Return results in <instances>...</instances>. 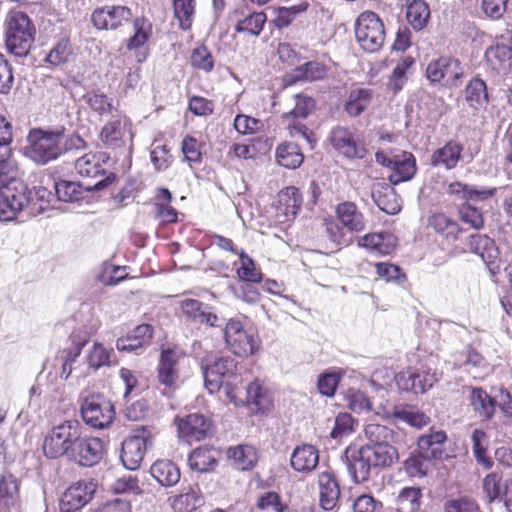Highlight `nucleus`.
<instances>
[{"label": "nucleus", "mask_w": 512, "mask_h": 512, "mask_svg": "<svg viewBox=\"0 0 512 512\" xmlns=\"http://www.w3.org/2000/svg\"><path fill=\"white\" fill-rule=\"evenodd\" d=\"M28 142L27 156L41 165L56 160L69 150L80 149L85 144L79 135H66L64 128L55 131L31 130L28 135Z\"/></svg>", "instance_id": "1"}, {"label": "nucleus", "mask_w": 512, "mask_h": 512, "mask_svg": "<svg viewBox=\"0 0 512 512\" xmlns=\"http://www.w3.org/2000/svg\"><path fill=\"white\" fill-rule=\"evenodd\" d=\"M30 194L18 178L17 162L0 164V221L13 220L29 204Z\"/></svg>", "instance_id": "2"}, {"label": "nucleus", "mask_w": 512, "mask_h": 512, "mask_svg": "<svg viewBox=\"0 0 512 512\" xmlns=\"http://www.w3.org/2000/svg\"><path fill=\"white\" fill-rule=\"evenodd\" d=\"M202 373L206 389L210 393L225 389L227 398L238 404V387L242 383L237 373V363L231 357H220L213 361L202 363Z\"/></svg>", "instance_id": "3"}, {"label": "nucleus", "mask_w": 512, "mask_h": 512, "mask_svg": "<svg viewBox=\"0 0 512 512\" xmlns=\"http://www.w3.org/2000/svg\"><path fill=\"white\" fill-rule=\"evenodd\" d=\"M447 436L442 430H431L418 438V449L404 461L407 472L415 476L425 475L433 459H441L444 454L443 444Z\"/></svg>", "instance_id": "4"}, {"label": "nucleus", "mask_w": 512, "mask_h": 512, "mask_svg": "<svg viewBox=\"0 0 512 512\" xmlns=\"http://www.w3.org/2000/svg\"><path fill=\"white\" fill-rule=\"evenodd\" d=\"M35 26L22 11H12L6 20L5 44L15 57H26L35 39Z\"/></svg>", "instance_id": "5"}, {"label": "nucleus", "mask_w": 512, "mask_h": 512, "mask_svg": "<svg viewBox=\"0 0 512 512\" xmlns=\"http://www.w3.org/2000/svg\"><path fill=\"white\" fill-rule=\"evenodd\" d=\"M355 36L363 50L374 53L385 40L384 25L377 14L366 11L360 14L355 25Z\"/></svg>", "instance_id": "6"}, {"label": "nucleus", "mask_w": 512, "mask_h": 512, "mask_svg": "<svg viewBox=\"0 0 512 512\" xmlns=\"http://www.w3.org/2000/svg\"><path fill=\"white\" fill-rule=\"evenodd\" d=\"M153 437L150 429L140 426L122 442L120 459L126 469L136 470L140 467L147 449L153 444Z\"/></svg>", "instance_id": "7"}, {"label": "nucleus", "mask_w": 512, "mask_h": 512, "mask_svg": "<svg viewBox=\"0 0 512 512\" xmlns=\"http://www.w3.org/2000/svg\"><path fill=\"white\" fill-rule=\"evenodd\" d=\"M83 421L94 429L110 426L115 418L113 404L101 394H90L81 402Z\"/></svg>", "instance_id": "8"}, {"label": "nucleus", "mask_w": 512, "mask_h": 512, "mask_svg": "<svg viewBox=\"0 0 512 512\" xmlns=\"http://www.w3.org/2000/svg\"><path fill=\"white\" fill-rule=\"evenodd\" d=\"M441 373L427 364L400 371L395 376L397 386L404 391L425 393L441 378Z\"/></svg>", "instance_id": "9"}, {"label": "nucleus", "mask_w": 512, "mask_h": 512, "mask_svg": "<svg viewBox=\"0 0 512 512\" xmlns=\"http://www.w3.org/2000/svg\"><path fill=\"white\" fill-rule=\"evenodd\" d=\"M316 103L313 98L304 95H295V106L294 108L283 114V119L288 122L289 133L292 137L300 136L307 140L309 143L312 142V132L306 127V125L297 121L298 119H305L315 109Z\"/></svg>", "instance_id": "10"}, {"label": "nucleus", "mask_w": 512, "mask_h": 512, "mask_svg": "<svg viewBox=\"0 0 512 512\" xmlns=\"http://www.w3.org/2000/svg\"><path fill=\"white\" fill-rule=\"evenodd\" d=\"M224 338L230 350L238 356L252 355L256 349L254 336L248 333L242 323L230 319L224 328Z\"/></svg>", "instance_id": "11"}, {"label": "nucleus", "mask_w": 512, "mask_h": 512, "mask_svg": "<svg viewBox=\"0 0 512 512\" xmlns=\"http://www.w3.org/2000/svg\"><path fill=\"white\" fill-rule=\"evenodd\" d=\"M95 491L96 483L93 480H80L71 485L60 498L61 512L78 511L92 499Z\"/></svg>", "instance_id": "12"}, {"label": "nucleus", "mask_w": 512, "mask_h": 512, "mask_svg": "<svg viewBox=\"0 0 512 512\" xmlns=\"http://www.w3.org/2000/svg\"><path fill=\"white\" fill-rule=\"evenodd\" d=\"M114 180V174L109 173L106 178L99 179L93 184L84 180L79 183L60 181L56 183L55 189L59 200L64 202H74L82 198V189L88 192L100 191L111 184Z\"/></svg>", "instance_id": "13"}, {"label": "nucleus", "mask_w": 512, "mask_h": 512, "mask_svg": "<svg viewBox=\"0 0 512 512\" xmlns=\"http://www.w3.org/2000/svg\"><path fill=\"white\" fill-rule=\"evenodd\" d=\"M78 422V420H66L51 429L43 443L45 456L51 459L64 456V444L69 439Z\"/></svg>", "instance_id": "14"}, {"label": "nucleus", "mask_w": 512, "mask_h": 512, "mask_svg": "<svg viewBox=\"0 0 512 512\" xmlns=\"http://www.w3.org/2000/svg\"><path fill=\"white\" fill-rule=\"evenodd\" d=\"M132 11L126 6H104L96 9L91 17L97 29L115 30L132 18Z\"/></svg>", "instance_id": "15"}, {"label": "nucleus", "mask_w": 512, "mask_h": 512, "mask_svg": "<svg viewBox=\"0 0 512 512\" xmlns=\"http://www.w3.org/2000/svg\"><path fill=\"white\" fill-rule=\"evenodd\" d=\"M468 248L471 252L481 257L490 272L495 273L499 269V249L495 241L482 234H472L467 241Z\"/></svg>", "instance_id": "16"}, {"label": "nucleus", "mask_w": 512, "mask_h": 512, "mask_svg": "<svg viewBox=\"0 0 512 512\" xmlns=\"http://www.w3.org/2000/svg\"><path fill=\"white\" fill-rule=\"evenodd\" d=\"M103 452L104 444L100 438L84 436L69 459L80 466L91 467L99 463Z\"/></svg>", "instance_id": "17"}, {"label": "nucleus", "mask_w": 512, "mask_h": 512, "mask_svg": "<svg viewBox=\"0 0 512 512\" xmlns=\"http://www.w3.org/2000/svg\"><path fill=\"white\" fill-rule=\"evenodd\" d=\"M211 430L210 420L198 413L188 415L178 424L179 436L188 442L205 439L211 434Z\"/></svg>", "instance_id": "18"}, {"label": "nucleus", "mask_w": 512, "mask_h": 512, "mask_svg": "<svg viewBox=\"0 0 512 512\" xmlns=\"http://www.w3.org/2000/svg\"><path fill=\"white\" fill-rule=\"evenodd\" d=\"M69 341L71 342V347L65 348L60 356L62 366L59 375L65 380L71 375L73 363L81 354L82 348L89 341V334L84 329H77L71 333Z\"/></svg>", "instance_id": "19"}, {"label": "nucleus", "mask_w": 512, "mask_h": 512, "mask_svg": "<svg viewBox=\"0 0 512 512\" xmlns=\"http://www.w3.org/2000/svg\"><path fill=\"white\" fill-rule=\"evenodd\" d=\"M462 74L459 62L451 57H440L432 61L426 69L427 78L431 82H440L446 79L447 83H452Z\"/></svg>", "instance_id": "20"}, {"label": "nucleus", "mask_w": 512, "mask_h": 512, "mask_svg": "<svg viewBox=\"0 0 512 512\" xmlns=\"http://www.w3.org/2000/svg\"><path fill=\"white\" fill-rule=\"evenodd\" d=\"M330 141L332 146L347 158H362L364 156V148L346 128H334L331 132Z\"/></svg>", "instance_id": "21"}, {"label": "nucleus", "mask_w": 512, "mask_h": 512, "mask_svg": "<svg viewBox=\"0 0 512 512\" xmlns=\"http://www.w3.org/2000/svg\"><path fill=\"white\" fill-rule=\"evenodd\" d=\"M320 506L327 511L333 510L340 498V487L335 475L330 471L318 475Z\"/></svg>", "instance_id": "22"}, {"label": "nucleus", "mask_w": 512, "mask_h": 512, "mask_svg": "<svg viewBox=\"0 0 512 512\" xmlns=\"http://www.w3.org/2000/svg\"><path fill=\"white\" fill-rule=\"evenodd\" d=\"M319 463V451L312 444H301L294 448L291 457V467L299 473H310Z\"/></svg>", "instance_id": "23"}, {"label": "nucleus", "mask_w": 512, "mask_h": 512, "mask_svg": "<svg viewBox=\"0 0 512 512\" xmlns=\"http://www.w3.org/2000/svg\"><path fill=\"white\" fill-rule=\"evenodd\" d=\"M347 469L355 483L367 481L374 469L367 456L360 447L359 449H347Z\"/></svg>", "instance_id": "24"}, {"label": "nucleus", "mask_w": 512, "mask_h": 512, "mask_svg": "<svg viewBox=\"0 0 512 512\" xmlns=\"http://www.w3.org/2000/svg\"><path fill=\"white\" fill-rule=\"evenodd\" d=\"M152 335V326L149 324H141L125 337L117 339L116 347L119 351L137 352L139 349L150 344Z\"/></svg>", "instance_id": "25"}, {"label": "nucleus", "mask_w": 512, "mask_h": 512, "mask_svg": "<svg viewBox=\"0 0 512 512\" xmlns=\"http://www.w3.org/2000/svg\"><path fill=\"white\" fill-rule=\"evenodd\" d=\"M108 158L105 153H88L76 160L75 169L84 181L96 178L103 179L107 176H105V170L101 163L108 160Z\"/></svg>", "instance_id": "26"}, {"label": "nucleus", "mask_w": 512, "mask_h": 512, "mask_svg": "<svg viewBox=\"0 0 512 512\" xmlns=\"http://www.w3.org/2000/svg\"><path fill=\"white\" fill-rule=\"evenodd\" d=\"M416 160L412 153L403 151L395 154V160L389 175V180L396 185L411 180L416 173Z\"/></svg>", "instance_id": "27"}, {"label": "nucleus", "mask_w": 512, "mask_h": 512, "mask_svg": "<svg viewBox=\"0 0 512 512\" xmlns=\"http://www.w3.org/2000/svg\"><path fill=\"white\" fill-rule=\"evenodd\" d=\"M364 435L367 443L362 447L395 446L399 437L398 432L377 423L367 424L364 429Z\"/></svg>", "instance_id": "28"}, {"label": "nucleus", "mask_w": 512, "mask_h": 512, "mask_svg": "<svg viewBox=\"0 0 512 512\" xmlns=\"http://www.w3.org/2000/svg\"><path fill=\"white\" fill-rule=\"evenodd\" d=\"M358 245L381 255L390 254L396 247V237L389 232L369 233L358 238Z\"/></svg>", "instance_id": "29"}, {"label": "nucleus", "mask_w": 512, "mask_h": 512, "mask_svg": "<svg viewBox=\"0 0 512 512\" xmlns=\"http://www.w3.org/2000/svg\"><path fill=\"white\" fill-rule=\"evenodd\" d=\"M375 470L389 468L399 460L398 449L395 446L361 447Z\"/></svg>", "instance_id": "30"}, {"label": "nucleus", "mask_w": 512, "mask_h": 512, "mask_svg": "<svg viewBox=\"0 0 512 512\" xmlns=\"http://www.w3.org/2000/svg\"><path fill=\"white\" fill-rule=\"evenodd\" d=\"M337 218L343 227L351 232H360L365 228V219L362 212L353 202H343L336 208Z\"/></svg>", "instance_id": "31"}, {"label": "nucleus", "mask_w": 512, "mask_h": 512, "mask_svg": "<svg viewBox=\"0 0 512 512\" xmlns=\"http://www.w3.org/2000/svg\"><path fill=\"white\" fill-rule=\"evenodd\" d=\"M462 150V145L457 141H448L443 147L433 152L430 163L433 166H443L447 170H451L457 166Z\"/></svg>", "instance_id": "32"}, {"label": "nucleus", "mask_w": 512, "mask_h": 512, "mask_svg": "<svg viewBox=\"0 0 512 512\" xmlns=\"http://www.w3.org/2000/svg\"><path fill=\"white\" fill-rule=\"evenodd\" d=\"M151 476L162 486L172 487L180 480V469L170 460H157L150 467Z\"/></svg>", "instance_id": "33"}, {"label": "nucleus", "mask_w": 512, "mask_h": 512, "mask_svg": "<svg viewBox=\"0 0 512 512\" xmlns=\"http://www.w3.org/2000/svg\"><path fill=\"white\" fill-rule=\"evenodd\" d=\"M325 74L326 70L322 64L311 61L295 68L291 73H287L284 82L286 85H293L301 81H315L322 79Z\"/></svg>", "instance_id": "34"}, {"label": "nucleus", "mask_w": 512, "mask_h": 512, "mask_svg": "<svg viewBox=\"0 0 512 512\" xmlns=\"http://www.w3.org/2000/svg\"><path fill=\"white\" fill-rule=\"evenodd\" d=\"M126 119H114L107 122L100 133V139L107 148H117L123 145V137L127 129Z\"/></svg>", "instance_id": "35"}, {"label": "nucleus", "mask_w": 512, "mask_h": 512, "mask_svg": "<svg viewBox=\"0 0 512 512\" xmlns=\"http://www.w3.org/2000/svg\"><path fill=\"white\" fill-rule=\"evenodd\" d=\"M473 411L483 419H491L496 409V400L482 388H471L469 395Z\"/></svg>", "instance_id": "36"}, {"label": "nucleus", "mask_w": 512, "mask_h": 512, "mask_svg": "<svg viewBox=\"0 0 512 512\" xmlns=\"http://www.w3.org/2000/svg\"><path fill=\"white\" fill-rule=\"evenodd\" d=\"M372 198L376 205L389 215H395L401 210L400 199L390 186L374 188Z\"/></svg>", "instance_id": "37"}, {"label": "nucleus", "mask_w": 512, "mask_h": 512, "mask_svg": "<svg viewBox=\"0 0 512 512\" xmlns=\"http://www.w3.org/2000/svg\"><path fill=\"white\" fill-rule=\"evenodd\" d=\"M133 35L127 39L128 50H138L150 40L153 35V26L145 17H136L133 20Z\"/></svg>", "instance_id": "38"}, {"label": "nucleus", "mask_w": 512, "mask_h": 512, "mask_svg": "<svg viewBox=\"0 0 512 512\" xmlns=\"http://www.w3.org/2000/svg\"><path fill=\"white\" fill-rule=\"evenodd\" d=\"M169 500L171 508L175 512H193L204 504L203 496L198 488H190L187 492Z\"/></svg>", "instance_id": "39"}, {"label": "nucleus", "mask_w": 512, "mask_h": 512, "mask_svg": "<svg viewBox=\"0 0 512 512\" xmlns=\"http://www.w3.org/2000/svg\"><path fill=\"white\" fill-rule=\"evenodd\" d=\"M304 160L300 147L294 142H285L276 149V161L279 165L288 168H298Z\"/></svg>", "instance_id": "40"}, {"label": "nucleus", "mask_w": 512, "mask_h": 512, "mask_svg": "<svg viewBox=\"0 0 512 512\" xmlns=\"http://www.w3.org/2000/svg\"><path fill=\"white\" fill-rule=\"evenodd\" d=\"M218 452L213 448L199 447L194 449L188 458L189 466L198 472H207L217 463Z\"/></svg>", "instance_id": "41"}, {"label": "nucleus", "mask_w": 512, "mask_h": 512, "mask_svg": "<svg viewBox=\"0 0 512 512\" xmlns=\"http://www.w3.org/2000/svg\"><path fill=\"white\" fill-rule=\"evenodd\" d=\"M495 192L496 188L475 189L461 182H453L448 186V193L466 201L485 200L492 197Z\"/></svg>", "instance_id": "42"}, {"label": "nucleus", "mask_w": 512, "mask_h": 512, "mask_svg": "<svg viewBox=\"0 0 512 512\" xmlns=\"http://www.w3.org/2000/svg\"><path fill=\"white\" fill-rule=\"evenodd\" d=\"M406 18L414 30H422L430 18V8L424 0H412L406 9Z\"/></svg>", "instance_id": "43"}, {"label": "nucleus", "mask_w": 512, "mask_h": 512, "mask_svg": "<svg viewBox=\"0 0 512 512\" xmlns=\"http://www.w3.org/2000/svg\"><path fill=\"white\" fill-rule=\"evenodd\" d=\"M227 454L239 470L252 469L257 462V452L254 447L249 445L231 447L228 449Z\"/></svg>", "instance_id": "44"}, {"label": "nucleus", "mask_w": 512, "mask_h": 512, "mask_svg": "<svg viewBox=\"0 0 512 512\" xmlns=\"http://www.w3.org/2000/svg\"><path fill=\"white\" fill-rule=\"evenodd\" d=\"M429 225L439 234L445 236L448 241H456L461 228L458 223L443 213H437L429 218Z\"/></svg>", "instance_id": "45"}, {"label": "nucleus", "mask_w": 512, "mask_h": 512, "mask_svg": "<svg viewBox=\"0 0 512 512\" xmlns=\"http://www.w3.org/2000/svg\"><path fill=\"white\" fill-rule=\"evenodd\" d=\"M472 452L477 463L485 469H490L493 465L492 459L487 455L488 436L480 429H475L471 435Z\"/></svg>", "instance_id": "46"}, {"label": "nucleus", "mask_w": 512, "mask_h": 512, "mask_svg": "<svg viewBox=\"0 0 512 512\" xmlns=\"http://www.w3.org/2000/svg\"><path fill=\"white\" fill-rule=\"evenodd\" d=\"M266 14L264 12H253L242 19H238L235 31L238 33H246L252 36L260 35L266 23Z\"/></svg>", "instance_id": "47"}, {"label": "nucleus", "mask_w": 512, "mask_h": 512, "mask_svg": "<svg viewBox=\"0 0 512 512\" xmlns=\"http://www.w3.org/2000/svg\"><path fill=\"white\" fill-rule=\"evenodd\" d=\"M372 93L368 89H356L349 93L345 111L353 117L360 115L370 104Z\"/></svg>", "instance_id": "48"}, {"label": "nucleus", "mask_w": 512, "mask_h": 512, "mask_svg": "<svg viewBox=\"0 0 512 512\" xmlns=\"http://www.w3.org/2000/svg\"><path fill=\"white\" fill-rule=\"evenodd\" d=\"M83 101L100 116L112 114L114 111H117V106L113 99L103 93H96L94 91L87 92L83 95Z\"/></svg>", "instance_id": "49"}, {"label": "nucleus", "mask_w": 512, "mask_h": 512, "mask_svg": "<svg viewBox=\"0 0 512 512\" xmlns=\"http://www.w3.org/2000/svg\"><path fill=\"white\" fill-rule=\"evenodd\" d=\"M421 491L416 487L404 488L396 498L398 512H417L420 508Z\"/></svg>", "instance_id": "50"}, {"label": "nucleus", "mask_w": 512, "mask_h": 512, "mask_svg": "<svg viewBox=\"0 0 512 512\" xmlns=\"http://www.w3.org/2000/svg\"><path fill=\"white\" fill-rule=\"evenodd\" d=\"M279 204L280 209L287 217H294L302 205V196L299 190L295 187H287L279 195Z\"/></svg>", "instance_id": "51"}, {"label": "nucleus", "mask_w": 512, "mask_h": 512, "mask_svg": "<svg viewBox=\"0 0 512 512\" xmlns=\"http://www.w3.org/2000/svg\"><path fill=\"white\" fill-rule=\"evenodd\" d=\"M465 97L469 105L473 108L485 105L488 101L485 82L479 78L471 80L466 87Z\"/></svg>", "instance_id": "52"}, {"label": "nucleus", "mask_w": 512, "mask_h": 512, "mask_svg": "<svg viewBox=\"0 0 512 512\" xmlns=\"http://www.w3.org/2000/svg\"><path fill=\"white\" fill-rule=\"evenodd\" d=\"M486 58L494 68L501 67L506 62L512 60V36L509 39V43L503 42L490 47L486 51Z\"/></svg>", "instance_id": "53"}, {"label": "nucleus", "mask_w": 512, "mask_h": 512, "mask_svg": "<svg viewBox=\"0 0 512 512\" xmlns=\"http://www.w3.org/2000/svg\"><path fill=\"white\" fill-rule=\"evenodd\" d=\"M180 380V370L168 368L158 363L157 367V383L162 387L163 394H169L178 387Z\"/></svg>", "instance_id": "54"}, {"label": "nucleus", "mask_w": 512, "mask_h": 512, "mask_svg": "<svg viewBox=\"0 0 512 512\" xmlns=\"http://www.w3.org/2000/svg\"><path fill=\"white\" fill-rule=\"evenodd\" d=\"M112 352V349H106L101 343H94L86 357L89 368L98 370L101 367L110 366Z\"/></svg>", "instance_id": "55"}, {"label": "nucleus", "mask_w": 512, "mask_h": 512, "mask_svg": "<svg viewBox=\"0 0 512 512\" xmlns=\"http://www.w3.org/2000/svg\"><path fill=\"white\" fill-rule=\"evenodd\" d=\"M12 141V126L6 121L4 116L0 114V164L7 161H16L12 157L10 143Z\"/></svg>", "instance_id": "56"}, {"label": "nucleus", "mask_w": 512, "mask_h": 512, "mask_svg": "<svg viewBox=\"0 0 512 512\" xmlns=\"http://www.w3.org/2000/svg\"><path fill=\"white\" fill-rule=\"evenodd\" d=\"M173 8L180 27L184 30L189 29L194 14V0H174Z\"/></svg>", "instance_id": "57"}, {"label": "nucleus", "mask_w": 512, "mask_h": 512, "mask_svg": "<svg viewBox=\"0 0 512 512\" xmlns=\"http://www.w3.org/2000/svg\"><path fill=\"white\" fill-rule=\"evenodd\" d=\"M242 265L237 270L239 278L245 282L257 283L262 280V273L255 267L254 261L243 251L239 252Z\"/></svg>", "instance_id": "58"}, {"label": "nucleus", "mask_w": 512, "mask_h": 512, "mask_svg": "<svg viewBox=\"0 0 512 512\" xmlns=\"http://www.w3.org/2000/svg\"><path fill=\"white\" fill-rule=\"evenodd\" d=\"M190 62L194 68L203 70L205 72H211L214 68L213 55L204 45L193 49Z\"/></svg>", "instance_id": "59"}, {"label": "nucleus", "mask_w": 512, "mask_h": 512, "mask_svg": "<svg viewBox=\"0 0 512 512\" xmlns=\"http://www.w3.org/2000/svg\"><path fill=\"white\" fill-rule=\"evenodd\" d=\"M395 417L417 429H421L425 426H428L431 422L430 417L427 416L425 413L412 408L396 411Z\"/></svg>", "instance_id": "60"}, {"label": "nucleus", "mask_w": 512, "mask_h": 512, "mask_svg": "<svg viewBox=\"0 0 512 512\" xmlns=\"http://www.w3.org/2000/svg\"><path fill=\"white\" fill-rule=\"evenodd\" d=\"M342 376L341 371H327L321 374L317 382L319 392L327 397L333 396Z\"/></svg>", "instance_id": "61"}, {"label": "nucleus", "mask_w": 512, "mask_h": 512, "mask_svg": "<svg viewBox=\"0 0 512 512\" xmlns=\"http://www.w3.org/2000/svg\"><path fill=\"white\" fill-rule=\"evenodd\" d=\"M18 493L17 480L12 476H3L0 479V505L9 507Z\"/></svg>", "instance_id": "62"}, {"label": "nucleus", "mask_w": 512, "mask_h": 512, "mask_svg": "<svg viewBox=\"0 0 512 512\" xmlns=\"http://www.w3.org/2000/svg\"><path fill=\"white\" fill-rule=\"evenodd\" d=\"M460 219L472 228L479 230L484 226L483 215L480 210L469 203H463L459 207Z\"/></svg>", "instance_id": "63"}, {"label": "nucleus", "mask_w": 512, "mask_h": 512, "mask_svg": "<svg viewBox=\"0 0 512 512\" xmlns=\"http://www.w3.org/2000/svg\"><path fill=\"white\" fill-rule=\"evenodd\" d=\"M482 488L489 502L502 498L501 476L496 472L487 474L483 479Z\"/></svg>", "instance_id": "64"}]
</instances>
